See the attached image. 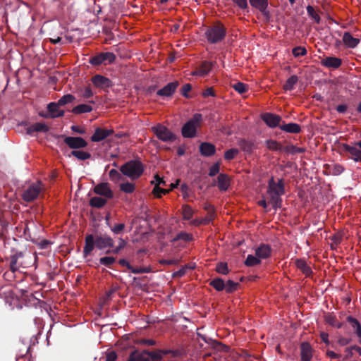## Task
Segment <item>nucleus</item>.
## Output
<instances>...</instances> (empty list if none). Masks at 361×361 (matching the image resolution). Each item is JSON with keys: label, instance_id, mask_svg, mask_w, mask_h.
Wrapping results in <instances>:
<instances>
[{"label": "nucleus", "instance_id": "nucleus-1", "mask_svg": "<svg viewBox=\"0 0 361 361\" xmlns=\"http://www.w3.org/2000/svg\"><path fill=\"white\" fill-rule=\"evenodd\" d=\"M144 169V165L138 159L128 161L120 168L122 174L132 180L139 178L142 175Z\"/></svg>", "mask_w": 361, "mask_h": 361}, {"label": "nucleus", "instance_id": "nucleus-2", "mask_svg": "<svg viewBox=\"0 0 361 361\" xmlns=\"http://www.w3.org/2000/svg\"><path fill=\"white\" fill-rule=\"evenodd\" d=\"M226 35V29L220 22H217L207 27L205 37L211 44H216L222 41Z\"/></svg>", "mask_w": 361, "mask_h": 361}, {"label": "nucleus", "instance_id": "nucleus-3", "mask_svg": "<svg viewBox=\"0 0 361 361\" xmlns=\"http://www.w3.org/2000/svg\"><path fill=\"white\" fill-rule=\"evenodd\" d=\"M203 121L201 114H195L182 127L181 133L183 137L192 138L196 136L197 128L200 127Z\"/></svg>", "mask_w": 361, "mask_h": 361}, {"label": "nucleus", "instance_id": "nucleus-4", "mask_svg": "<svg viewBox=\"0 0 361 361\" xmlns=\"http://www.w3.org/2000/svg\"><path fill=\"white\" fill-rule=\"evenodd\" d=\"M44 189L41 181H37L29 185L24 189L22 193V199L26 202H31L35 200Z\"/></svg>", "mask_w": 361, "mask_h": 361}, {"label": "nucleus", "instance_id": "nucleus-5", "mask_svg": "<svg viewBox=\"0 0 361 361\" xmlns=\"http://www.w3.org/2000/svg\"><path fill=\"white\" fill-rule=\"evenodd\" d=\"M157 138L163 142H173L176 135L166 126L158 124L152 128Z\"/></svg>", "mask_w": 361, "mask_h": 361}, {"label": "nucleus", "instance_id": "nucleus-6", "mask_svg": "<svg viewBox=\"0 0 361 361\" xmlns=\"http://www.w3.org/2000/svg\"><path fill=\"white\" fill-rule=\"evenodd\" d=\"M116 60V55L113 52H101L97 55L92 56L89 59V63L92 66H99L101 64H111Z\"/></svg>", "mask_w": 361, "mask_h": 361}, {"label": "nucleus", "instance_id": "nucleus-7", "mask_svg": "<svg viewBox=\"0 0 361 361\" xmlns=\"http://www.w3.org/2000/svg\"><path fill=\"white\" fill-rule=\"evenodd\" d=\"M63 142L73 150L85 148L88 145L87 142L81 137L66 136Z\"/></svg>", "mask_w": 361, "mask_h": 361}, {"label": "nucleus", "instance_id": "nucleus-8", "mask_svg": "<svg viewBox=\"0 0 361 361\" xmlns=\"http://www.w3.org/2000/svg\"><path fill=\"white\" fill-rule=\"evenodd\" d=\"M285 192V184L282 178L279 179L277 182L275 181L274 177H271L269 179L267 192H272L274 194L283 195Z\"/></svg>", "mask_w": 361, "mask_h": 361}, {"label": "nucleus", "instance_id": "nucleus-9", "mask_svg": "<svg viewBox=\"0 0 361 361\" xmlns=\"http://www.w3.org/2000/svg\"><path fill=\"white\" fill-rule=\"evenodd\" d=\"M95 247L99 250H104L106 248H113L114 247V240L109 235L104 234L96 235Z\"/></svg>", "mask_w": 361, "mask_h": 361}, {"label": "nucleus", "instance_id": "nucleus-10", "mask_svg": "<svg viewBox=\"0 0 361 361\" xmlns=\"http://www.w3.org/2000/svg\"><path fill=\"white\" fill-rule=\"evenodd\" d=\"M261 118L266 125L271 128H274L277 126L279 127V126L281 125V117L275 114L264 113L261 114Z\"/></svg>", "mask_w": 361, "mask_h": 361}, {"label": "nucleus", "instance_id": "nucleus-11", "mask_svg": "<svg viewBox=\"0 0 361 361\" xmlns=\"http://www.w3.org/2000/svg\"><path fill=\"white\" fill-rule=\"evenodd\" d=\"M341 149L345 152L349 153L348 158L353 159L356 162H361V150L355 146H350L346 143L341 145Z\"/></svg>", "mask_w": 361, "mask_h": 361}, {"label": "nucleus", "instance_id": "nucleus-12", "mask_svg": "<svg viewBox=\"0 0 361 361\" xmlns=\"http://www.w3.org/2000/svg\"><path fill=\"white\" fill-rule=\"evenodd\" d=\"M91 81L95 87L101 89L111 87L114 85L110 79L99 74L94 75Z\"/></svg>", "mask_w": 361, "mask_h": 361}, {"label": "nucleus", "instance_id": "nucleus-13", "mask_svg": "<svg viewBox=\"0 0 361 361\" xmlns=\"http://www.w3.org/2000/svg\"><path fill=\"white\" fill-rule=\"evenodd\" d=\"M178 86L179 82L178 81L169 82L163 88L159 90L157 94L162 97H171Z\"/></svg>", "mask_w": 361, "mask_h": 361}, {"label": "nucleus", "instance_id": "nucleus-14", "mask_svg": "<svg viewBox=\"0 0 361 361\" xmlns=\"http://www.w3.org/2000/svg\"><path fill=\"white\" fill-rule=\"evenodd\" d=\"M301 361H311L313 356V348L308 342H302L300 345Z\"/></svg>", "mask_w": 361, "mask_h": 361}, {"label": "nucleus", "instance_id": "nucleus-15", "mask_svg": "<svg viewBox=\"0 0 361 361\" xmlns=\"http://www.w3.org/2000/svg\"><path fill=\"white\" fill-rule=\"evenodd\" d=\"M94 192L96 194L103 196L106 199H111L114 196V193L111 190L108 183H102L97 185L94 188Z\"/></svg>", "mask_w": 361, "mask_h": 361}, {"label": "nucleus", "instance_id": "nucleus-16", "mask_svg": "<svg viewBox=\"0 0 361 361\" xmlns=\"http://www.w3.org/2000/svg\"><path fill=\"white\" fill-rule=\"evenodd\" d=\"M113 133V130L97 128L94 134L91 136V141L94 142L102 141Z\"/></svg>", "mask_w": 361, "mask_h": 361}, {"label": "nucleus", "instance_id": "nucleus-17", "mask_svg": "<svg viewBox=\"0 0 361 361\" xmlns=\"http://www.w3.org/2000/svg\"><path fill=\"white\" fill-rule=\"evenodd\" d=\"M199 150L202 156L208 157L216 153V147L210 142H204L200 145Z\"/></svg>", "mask_w": 361, "mask_h": 361}, {"label": "nucleus", "instance_id": "nucleus-18", "mask_svg": "<svg viewBox=\"0 0 361 361\" xmlns=\"http://www.w3.org/2000/svg\"><path fill=\"white\" fill-rule=\"evenodd\" d=\"M321 64L326 68H338L342 64V60L335 56H328L321 61Z\"/></svg>", "mask_w": 361, "mask_h": 361}, {"label": "nucleus", "instance_id": "nucleus-19", "mask_svg": "<svg viewBox=\"0 0 361 361\" xmlns=\"http://www.w3.org/2000/svg\"><path fill=\"white\" fill-rule=\"evenodd\" d=\"M213 66L214 63L212 62L204 61L192 73V75L198 76H205L209 73Z\"/></svg>", "mask_w": 361, "mask_h": 361}, {"label": "nucleus", "instance_id": "nucleus-20", "mask_svg": "<svg viewBox=\"0 0 361 361\" xmlns=\"http://www.w3.org/2000/svg\"><path fill=\"white\" fill-rule=\"evenodd\" d=\"M344 45L350 49L355 48L360 43L358 38L353 37L349 32H345L342 37Z\"/></svg>", "mask_w": 361, "mask_h": 361}, {"label": "nucleus", "instance_id": "nucleus-21", "mask_svg": "<svg viewBox=\"0 0 361 361\" xmlns=\"http://www.w3.org/2000/svg\"><path fill=\"white\" fill-rule=\"evenodd\" d=\"M271 250H272L269 245L261 244L255 250V255L259 259H267L271 256Z\"/></svg>", "mask_w": 361, "mask_h": 361}, {"label": "nucleus", "instance_id": "nucleus-22", "mask_svg": "<svg viewBox=\"0 0 361 361\" xmlns=\"http://www.w3.org/2000/svg\"><path fill=\"white\" fill-rule=\"evenodd\" d=\"M85 244L83 247V255L85 257L88 256L94 250L95 246V239L92 234H88L85 237Z\"/></svg>", "mask_w": 361, "mask_h": 361}, {"label": "nucleus", "instance_id": "nucleus-23", "mask_svg": "<svg viewBox=\"0 0 361 361\" xmlns=\"http://www.w3.org/2000/svg\"><path fill=\"white\" fill-rule=\"evenodd\" d=\"M269 202L272 205L274 210H277L282 206V198L281 195L274 194L272 192H267Z\"/></svg>", "mask_w": 361, "mask_h": 361}, {"label": "nucleus", "instance_id": "nucleus-24", "mask_svg": "<svg viewBox=\"0 0 361 361\" xmlns=\"http://www.w3.org/2000/svg\"><path fill=\"white\" fill-rule=\"evenodd\" d=\"M279 128L286 133H300L301 132V127L300 125L295 123H285L283 122L279 126Z\"/></svg>", "mask_w": 361, "mask_h": 361}, {"label": "nucleus", "instance_id": "nucleus-25", "mask_svg": "<svg viewBox=\"0 0 361 361\" xmlns=\"http://www.w3.org/2000/svg\"><path fill=\"white\" fill-rule=\"evenodd\" d=\"M147 353L148 350H144L142 352L134 350L130 354L127 361H149V357L147 355Z\"/></svg>", "mask_w": 361, "mask_h": 361}, {"label": "nucleus", "instance_id": "nucleus-26", "mask_svg": "<svg viewBox=\"0 0 361 361\" xmlns=\"http://www.w3.org/2000/svg\"><path fill=\"white\" fill-rule=\"evenodd\" d=\"M217 185L221 191H226L230 185L228 176L225 173H220L217 177Z\"/></svg>", "mask_w": 361, "mask_h": 361}, {"label": "nucleus", "instance_id": "nucleus-27", "mask_svg": "<svg viewBox=\"0 0 361 361\" xmlns=\"http://www.w3.org/2000/svg\"><path fill=\"white\" fill-rule=\"evenodd\" d=\"M15 348H16V356L18 357H23L28 353V352L30 349V345L27 343H25L23 341H22V342H18L16 345Z\"/></svg>", "mask_w": 361, "mask_h": 361}, {"label": "nucleus", "instance_id": "nucleus-28", "mask_svg": "<svg viewBox=\"0 0 361 361\" xmlns=\"http://www.w3.org/2000/svg\"><path fill=\"white\" fill-rule=\"evenodd\" d=\"M295 266L300 269L306 276H310L312 274L310 267L307 264L305 260L302 259H297L295 260Z\"/></svg>", "mask_w": 361, "mask_h": 361}, {"label": "nucleus", "instance_id": "nucleus-29", "mask_svg": "<svg viewBox=\"0 0 361 361\" xmlns=\"http://www.w3.org/2000/svg\"><path fill=\"white\" fill-rule=\"evenodd\" d=\"M49 127L43 123H35L31 126H30L27 128V134H32L35 132H44L46 133L49 130Z\"/></svg>", "mask_w": 361, "mask_h": 361}, {"label": "nucleus", "instance_id": "nucleus-30", "mask_svg": "<svg viewBox=\"0 0 361 361\" xmlns=\"http://www.w3.org/2000/svg\"><path fill=\"white\" fill-rule=\"evenodd\" d=\"M347 322L350 324L351 326L355 329L357 336L361 338V325L358 320L351 316L347 317Z\"/></svg>", "mask_w": 361, "mask_h": 361}, {"label": "nucleus", "instance_id": "nucleus-31", "mask_svg": "<svg viewBox=\"0 0 361 361\" xmlns=\"http://www.w3.org/2000/svg\"><path fill=\"white\" fill-rule=\"evenodd\" d=\"M92 111V107L87 104H81L73 107L71 112L74 114H81L84 113H89Z\"/></svg>", "mask_w": 361, "mask_h": 361}, {"label": "nucleus", "instance_id": "nucleus-32", "mask_svg": "<svg viewBox=\"0 0 361 361\" xmlns=\"http://www.w3.org/2000/svg\"><path fill=\"white\" fill-rule=\"evenodd\" d=\"M75 157L77 159L80 161H85L89 159L91 157V154L88 152H85L82 150H73L69 157Z\"/></svg>", "mask_w": 361, "mask_h": 361}, {"label": "nucleus", "instance_id": "nucleus-33", "mask_svg": "<svg viewBox=\"0 0 361 361\" xmlns=\"http://www.w3.org/2000/svg\"><path fill=\"white\" fill-rule=\"evenodd\" d=\"M250 5L264 13L268 6V0H249Z\"/></svg>", "mask_w": 361, "mask_h": 361}, {"label": "nucleus", "instance_id": "nucleus-34", "mask_svg": "<svg viewBox=\"0 0 361 361\" xmlns=\"http://www.w3.org/2000/svg\"><path fill=\"white\" fill-rule=\"evenodd\" d=\"M209 285L217 291H222L226 287L224 281L219 277L212 280Z\"/></svg>", "mask_w": 361, "mask_h": 361}, {"label": "nucleus", "instance_id": "nucleus-35", "mask_svg": "<svg viewBox=\"0 0 361 361\" xmlns=\"http://www.w3.org/2000/svg\"><path fill=\"white\" fill-rule=\"evenodd\" d=\"M106 203V200L101 197H93L90 200V205L95 208H102Z\"/></svg>", "mask_w": 361, "mask_h": 361}, {"label": "nucleus", "instance_id": "nucleus-36", "mask_svg": "<svg viewBox=\"0 0 361 361\" xmlns=\"http://www.w3.org/2000/svg\"><path fill=\"white\" fill-rule=\"evenodd\" d=\"M298 82V77L295 75H291L288 78L286 83L283 85V90L286 91L292 90L295 85Z\"/></svg>", "mask_w": 361, "mask_h": 361}, {"label": "nucleus", "instance_id": "nucleus-37", "mask_svg": "<svg viewBox=\"0 0 361 361\" xmlns=\"http://www.w3.org/2000/svg\"><path fill=\"white\" fill-rule=\"evenodd\" d=\"M75 100V96L71 94H67L60 98L56 102L59 106H65L68 104L73 103Z\"/></svg>", "mask_w": 361, "mask_h": 361}, {"label": "nucleus", "instance_id": "nucleus-38", "mask_svg": "<svg viewBox=\"0 0 361 361\" xmlns=\"http://www.w3.org/2000/svg\"><path fill=\"white\" fill-rule=\"evenodd\" d=\"M267 147L273 151L283 150V147L277 141L273 140H268L266 141Z\"/></svg>", "mask_w": 361, "mask_h": 361}, {"label": "nucleus", "instance_id": "nucleus-39", "mask_svg": "<svg viewBox=\"0 0 361 361\" xmlns=\"http://www.w3.org/2000/svg\"><path fill=\"white\" fill-rule=\"evenodd\" d=\"M283 150L291 154H300L305 152V149L302 147H298L295 145H290L283 147Z\"/></svg>", "mask_w": 361, "mask_h": 361}, {"label": "nucleus", "instance_id": "nucleus-40", "mask_svg": "<svg viewBox=\"0 0 361 361\" xmlns=\"http://www.w3.org/2000/svg\"><path fill=\"white\" fill-rule=\"evenodd\" d=\"M192 240V234L185 233V232H180L178 233L172 240L173 242H176L178 240H183L184 242H188L191 241Z\"/></svg>", "mask_w": 361, "mask_h": 361}, {"label": "nucleus", "instance_id": "nucleus-41", "mask_svg": "<svg viewBox=\"0 0 361 361\" xmlns=\"http://www.w3.org/2000/svg\"><path fill=\"white\" fill-rule=\"evenodd\" d=\"M260 262L261 261L259 258L257 257L256 255L254 256L252 255H249L245 261V264L247 267H254L259 264Z\"/></svg>", "mask_w": 361, "mask_h": 361}, {"label": "nucleus", "instance_id": "nucleus-42", "mask_svg": "<svg viewBox=\"0 0 361 361\" xmlns=\"http://www.w3.org/2000/svg\"><path fill=\"white\" fill-rule=\"evenodd\" d=\"M183 218L185 220H190L193 216V210L188 204H184L182 207Z\"/></svg>", "mask_w": 361, "mask_h": 361}, {"label": "nucleus", "instance_id": "nucleus-43", "mask_svg": "<svg viewBox=\"0 0 361 361\" xmlns=\"http://www.w3.org/2000/svg\"><path fill=\"white\" fill-rule=\"evenodd\" d=\"M231 87L236 92H238L239 94H243L248 91V85L243 82H235V84H233L231 85Z\"/></svg>", "mask_w": 361, "mask_h": 361}, {"label": "nucleus", "instance_id": "nucleus-44", "mask_svg": "<svg viewBox=\"0 0 361 361\" xmlns=\"http://www.w3.org/2000/svg\"><path fill=\"white\" fill-rule=\"evenodd\" d=\"M127 245V242L123 239V238H119L118 240V246H116L115 248H114L113 250H108L106 252V254H110V253H113V254H118L120 252V251L121 250H123Z\"/></svg>", "mask_w": 361, "mask_h": 361}, {"label": "nucleus", "instance_id": "nucleus-45", "mask_svg": "<svg viewBox=\"0 0 361 361\" xmlns=\"http://www.w3.org/2000/svg\"><path fill=\"white\" fill-rule=\"evenodd\" d=\"M213 220H214V219L212 218V216H207L204 218L194 219L192 221V224L194 226L207 225V224H209L211 222H212Z\"/></svg>", "mask_w": 361, "mask_h": 361}, {"label": "nucleus", "instance_id": "nucleus-46", "mask_svg": "<svg viewBox=\"0 0 361 361\" xmlns=\"http://www.w3.org/2000/svg\"><path fill=\"white\" fill-rule=\"evenodd\" d=\"M225 286L226 287L224 290L226 292L228 293H231L238 288L239 283L238 282H234L232 280H228L226 283H225Z\"/></svg>", "mask_w": 361, "mask_h": 361}, {"label": "nucleus", "instance_id": "nucleus-47", "mask_svg": "<svg viewBox=\"0 0 361 361\" xmlns=\"http://www.w3.org/2000/svg\"><path fill=\"white\" fill-rule=\"evenodd\" d=\"M239 153V150L236 148H231L226 150L224 153V159L228 161L233 159Z\"/></svg>", "mask_w": 361, "mask_h": 361}, {"label": "nucleus", "instance_id": "nucleus-48", "mask_svg": "<svg viewBox=\"0 0 361 361\" xmlns=\"http://www.w3.org/2000/svg\"><path fill=\"white\" fill-rule=\"evenodd\" d=\"M135 185L133 183L127 182L120 185V190L126 193H133L135 191Z\"/></svg>", "mask_w": 361, "mask_h": 361}, {"label": "nucleus", "instance_id": "nucleus-49", "mask_svg": "<svg viewBox=\"0 0 361 361\" xmlns=\"http://www.w3.org/2000/svg\"><path fill=\"white\" fill-rule=\"evenodd\" d=\"M60 106L57 104L56 102H50L49 104H48L47 105V111L48 112L44 114V113H42L44 115H54V114H56L58 111H59V108Z\"/></svg>", "mask_w": 361, "mask_h": 361}, {"label": "nucleus", "instance_id": "nucleus-50", "mask_svg": "<svg viewBox=\"0 0 361 361\" xmlns=\"http://www.w3.org/2000/svg\"><path fill=\"white\" fill-rule=\"evenodd\" d=\"M116 262V258L114 257H103L99 259V263L106 267L110 268L111 266Z\"/></svg>", "mask_w": 361, "mask_h": 361}, {"label": "nucleus", "instance_id": "nucleus-51", "mask_svg": "<svg viewBox=\"0 0 361 361\" xmlns=\"http://www.w3.org/2000/svg\"><path fill=\"white\" fill-rule=\"evenodd\" d=\"M307 12L308 13V15L312 18L314 19V20L317 23H320V16L319 15L314 11V8L312 6H308L307 7Z\"/></svg>", "mask_w": 361, "mask_h": 361}, {"label": "nucleus", "instance_id": "nucleus-52", "mask_svg": "<svg viewBox=\"0 0 361 361\" xmlns=\"http://www.w3.org/2000/svg\"><path fill=\"white\" fill-rule=\"evenodd\" d=\"M109 175L110 179L114 182H118L123 178L122 174H121L116 169H111L109 171Z\"/></svg>", "mask_w": 361, "mask_h": 361}, {"label": "nucleus", "instance_id": "nucleus-53", "mask_svg": "<svg viewBox=\"0 0 361 361\" xmlns=\"http://www.w3.org/2000/svg\"><path fill=\"white\" fill-rule=\"evenodd\" d=\"M239 146L244 152H250L252 149V144L245 140H240L239 141Z\"/></svg>", "mask_w": 361, "mask_h": 361}, {"label": "nucleus", "instance_id": "nucleus-54", "mask_svg": "<svg viewBox=\"0 0 361 361\" xmlns=\"http://www.w3.org/2000/svg\"><path fill=\"white\" fill-rule=\"evenodd\" d=\"M147 357L151 358L152 361H161L162 359V355L160 353L159 350L157 351H149L147 353Z\"/></svg>", "mask_w": 361, "mask_h": 361}, {"label": "nucleus", "instance_id": "nucleus-55", "mask_svg": "<svg viewBox=\"0 0 361 361\" xmlns=\"http://www.w3.org/2000/svg\"><path fill=\"white\" fill-rule=\"evenodd\" d=\"M216 271L219 274H227L228 273V265L225 262H219L217 264Z\"/></svg>", "mask_w": 361, "mask_h": 361}, {"label": "nucleus", "instance_id": "nucleus-56", "mask_svg": "<svg viewBox=\"0 0 361 361\" xmlns=\"http://www.w3.org/2000/svg\"><path fill=\"white\" fill-rule=\"evenodd\" d=\"M324 320L326 324L334 326L336 325L337 319L333 313H327L324 316Z\"/></svg>", "mask_w": 361, "mask_h": 361}, {"label": "nucleus", "instance_id": "nucleus-57", "mask_svg": "<svg viewBox=\"0 0 361 361\" xmlns=\"http://www.w3.org/2000/svg\"><path fill=\"white\" fill-rule=\"evenodd\" d=\"M111 231L116 235L121 234L125 229L126 226L124 224H118L114 226H109Z\"/></svg>", "mask_w": 361, "mask_h": 361}, {"label": "nucleus", "instance_id": "nucleus-58", "mask_svg": "<svg viewBox=\"0 0 361 361\" xmlns=\"http://www.w3.org/2000/svg\"><path fill=\"white\" fill-rule=\"evenodd\" d=\"M292 53L295 57L305 56L307 54V50L302 47H296L293 49Z\"/></svg>", "mask_w": 361, "mask_h": 361}, {"label": "nucleus", "instance_id": "nucleus-59", "mask_svg": "<svg viewBox=\"0 0 361 361\" xmlns=\"http://www.w3.org/2000/svg\"><path fill=\"white\" fill-rule=\"evenodd\" d=\"M169 190L164 188H161L158 185H155L153 189V194L157 197H161V195H166V193H169Z\"/></svg>", "mask_w": 361, "mask_h": 361}, {"label": "nucleus", "instance_id": "nucleus-60", "mask_svg": "<svg viewBox=\"0 0 361 361\" xmlns=\"http://www.w3.org/2000/svg\"><path fill=\"white\" fill-rule=\"evenodd\" d=\"M204 209L207 212V216L214 219L215 217V209L213 205L209 203H205L203 207Z\"/></svg>", "mask_w": 361, "mask_h": 361}, {"label": "nucleus", "instance_id": "nucleus-61", "mask_svg": "<svg viewBox=\"0 0 361 361\" xmlns=\"http://www.w3.org/2000/svg\"><path fill=\"white\" fill-rule=\"evenodd\" d=\"M344 171V168L340 164H334L331 169V173L334 176L340 175Z\"/></svg>", "mask_w": 361, "mask_h": 361}, {"label": "nucleus", "instance_id": "nucleus-62", "mask_svg": "<svg viewBox=\"0 0 361 361\" xmlns=\"http://www.w3.org/2000/svg\"><path fill=\"white\" fill-rule=\"evenodd\" d=\"M220 170V164L216 162L209 169V176L211 177L215 176L217 173H219Z\"/></svg>", "mask_w": 361, "mask_h": 361}, {"label": "nucleus", "instance_id": "nucleus-63", "mask_svg": "<svg viewBox=\"0 0 361 361\" xmlns=\"http://www.w3.org/2000/svg\"><path fill=\"white\" fill-rule=\"evenodd\" d=\"M192 90V85L190 83L185 84L182 88L180 93L185 98H188V92Z\"/></svg>", "mask_w": 361, "mask_h": 361}, {"label": "nucleus", "instance_id": "nucleus-64", "mask_svg": "<svg viewBox=\"0 0 361 361\" xmlns=\"http://www.w3.org/2000/svg\"><path fill=\"white\" fill-rule=\"evenodd\" d=\"M93 95H94V93H93L91 87L89 86L85 87L82 93V97L85 99H89V98H91L92 97H93Z\"/></svg>", "mask_w": 361, "mask_h": 361}]
</instances>
